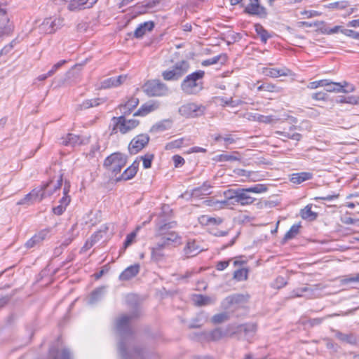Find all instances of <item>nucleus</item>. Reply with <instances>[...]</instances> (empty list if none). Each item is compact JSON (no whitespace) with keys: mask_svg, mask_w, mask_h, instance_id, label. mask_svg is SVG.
<instances>
[{"mask_svg":"<svg viewBox=\"0 0 359 359\" xmlns=\"http://www.w3.org/2000/svg\"><path fill=\"white\" fill-rule=\"evenodd\" d=\"M243 13L252 16H257L259 18H266L268 12L265 7L262 6L259 3V0H254V2H250L248 5L243 6Z\"/></svg>","mask_w":359,"mask_h":359,"instance_id":"0eeeda50","label":"nucleus"},{"mask_svg":"<svg viewBox=\"0 0 359 359\" xmlns=\"http://www.w3.org/2000/svg\"><path fill=\"white\" fill-rule=\"evenodd\" d=\"M185 138L181 137L177 140H175L173 141H171L166 144L165 145V149L166 150H171L173 149H179L182 147L184 143Z\"/></svg>","mask_w":359,"mask_h":359,"instance_id":"3c124183","label":"nucleus"},{"mask_svg":"<svg viewBox=\"0 0 359 359\" xmlns=\"http://www.w3.org/2000/svg\"><path fill=\"white\" fill-rule=\"evenodd\" d=\"M151 259L156 262H158L163 259V258L165 256V254L163 252V250L161 248H158L155 245L151 247Z\"/></svg>","mask_w":359,"mask_h":359,"instance_id":"79ce46f5","label":"nucleus"},{"mask_svg":"<svg viewBox=\"0 0 359 359\" xmlns=\"http://www.w3.org/2000/svg\"><path fill=\"white\" fill-rule=\"evenodd\" d=\"M213 160L218 162H227V161H238L239 158L235 156L229 154L228 153L222 154L219 155H217L213 158Z\"/></svg>","mask_w":359,"mask_h":359,"instance_id":"de8ad7c7","label":"nucleus"},{"mask_svg":"<svg viewBox=\"0 0 359 359\" xmlns=\"http://www.w3.org/2000/svg\"><path fill=\"white\" fill-rule=\"evenodd\" d=\"M136 237V233L135 232H131L130 233L128 234L125 241L123 243V249L126 250L128 247H129L133 242Z\"/></svg>","mask_w":359,"mask_h":359,"instance_id":"338daca9","label":"nucleus"},{"mask_svg":"<svg viewBox=\"0 0 359 359\" xmlns=\"http://www.w3.org/2000/svg\"><path fill=\"white\" fill-rule=\"evenodd\" d=\"M172 122L168 119H165L154 124L150 129L151 133H157L166 130L171 127Z\"/></svg>","mask_w":359,"mask_h":359,"instance_id":"e433bc0d","label":"nucleus"},{"mask_svg":"<svg viewBox=\"0 0 359 359\" xmlns=\"http://www.w3.org/2000/svg\"><path fill=\"white\" fill-rule=\"evenodd\" d=\"M149 140V136L147 134H140L135 136L128 145L130 154H137L148 144Z\"/></svg>","mask_w":359,"mask_h":359,"instance_id":"1a4fd4ad","label":"nucleus"},{"mask_svg":"<svg viewBox=\"0 0 359 359\" xmlns=\"http://www.w3.org/2000/svg\"><path fill=\"white\" fill-rule=\"evenodd\" d=\"M300 215L303 219L314 221L318 217V213L311 210V205H307L300 211Z\"/></svg>","mask_w":359,"mask_h":359,"instance_id":"72a5a7b5","label":"nucleus"},{"mask_svg":"<svg viewBox=\"0 0 359 359\" xmlns=\"http://www.w3.org/2000/svg\"><path fill=\"white\" fill-rule=\"evenodd\" d=\"M226 334L219 327L215 328L209 333L208 339L212 341H218Z\"/></svg>","mask_w":359,"mask_h":359,"instance_id":"8fccbe9b","label":"nucleus"},{"mask_svg":"<svg viewBox=\"0 0 359 359\" xmlns=\"http://www.w3.org/2000/svg\"><path fill=\"white\" fill-rule=\"evenodd\" d=\"M62 185V174H61L57 180V183L54 185V188L53 190H48V188L46 189V197L47 196H50L53 193H55L57 190L60 189Z\"/></svg>","mask_w":359,"mask_h":359,"instance_id":"680f3d73","label":"nucleus"},{"mask_svg":"<svg viewBox=\"0 0 359 359\" xmlns=\"http://www.w3.org/2000/svg\"><path fill=\"white\" fill-rule=\"evenodd\" d=\"M156 238H161L168 247L175 245L181 243V236L176 231H170L169 233L161 236H155Z\"/></svg>","mask_w":359,"mask_h":359,"instance_id":"4be33fe9","label":"nucleus"},{"mask_svg":"<svg viewBox=\"0 0 359 359\" xmlns=\"http://www.w3.org/2000/svg\"><path fill=\"white\" fill-rule=\"evenodd\" d=\"M97 0H71L68 5V9L71 11L90 8L96 4Z\"/></svg>","mask_w":359,"mask_h":359,"instance_id":"2eb2a0df","label":"nucleus"},{"mask_svg":"<svg viewBox=\"0 0 359 359\" xmlns=\"http://www.w3.org/2000/svg\"><path fill=\"white\" fill-rule=\"evenodd\" d=\"M238 331H243L248 338L252 337L257 331V325L255 323H246L241 325L238 327Z\"/></svg>","mask_w":359,"mask_h":359,"instance_id":"c9c22d12","label":"nucleus"},{"mask_svg":"<svg viewBox=\"0 0 359 359\" xmlns=\"http://www.w3.org/2000/svg\"><path fill=\"white\" fill-rule=\"evenodd\" d=\"M255 30L257 34L260 36L261 41L264 43H266L271 36L269 32L259 23L255 25Z\"/></svg>","mask_w":359,"mask_h":359,"instance_id":"4c0bfd02","label":"nucleus"},{"mask_svg":"<svg viewBox=\"0 0 359 359\" xmlns=\"http://www.w3.org/2000/svg\"><path fill=\"white\" fill-rule=\"evenodd\" d=\"M313 177V173L310 172H296L291 175L290 181L294 184H299L305 181L311 180Z\"/></svg>","mask_w":359,"mask_h":359,"instance_id":"bb28decb","label":"nucleus"},{"mask_svg":"<svg viewBox=\"0 0 359 359\" xmlns=\"http://www.w3.org/2000/svg\"><path fill=\"white\" fill-rule=\"evenodd\" d=\"M126 163V156L120 152H115L104 159L103 167L109 173H111V177H115L120 173Z\"/></svg>","mask_w":359,"mask_h":359,"instance_id":"7ed1b4c3","label":"nucleus"},{"mask_svg":"<svg viewBox=\"0 0 359 359\" xmlns=\"http://www.w3.org/2000/svg\"><path fill=\"white\" fill-rule=\"evenodd\" d=\"M349 6L348 1H336L333 3L329 4L326 7L329 8H334L338 10H343L347 8Z\"/></svg>","mask_w":359,"mask_h":359,"instance_id":"13d9d810","label":"nucleus"},{"mask_svg":"<svg viewBox=\"0 0 359 359\" xmlns=\"http://www.w3.org/2000/svg\"><path fill=\"white\" fill-rule=\"evenodd\" d=\"M220 101L221 105L223 107L230 106L231 107H235L241 105L243 102L241 100H233L232 97L227 99L226 97H218Z\"/></svg>","mask_w":359,"mask_h":359,"instance_id":"37998d69","label":"nucleus"},{"mask_svg":"<svg viewBox=\"0 0 359 359\" xmlns=\"http://www.w3.org/2000/svg\"><path fill=\"white\" fill-rule=\"evenodd\" d=\"M105 100L102 98L97 97L94 99L86 100L78 106V109L83 110L91 107H97L101 103H104Z\"/></svg>","mask_w":359,"mask_h":359,"instance_id":"c756f323","label":"nucleus"},{"mask_svg":"<svg viewBox=\"0 0 359 359\" xmlns=\"http://www.w3.org/2000/svg\"><path fill=\"white\" fill-rule=\"evenodd\" d=\"M204 110L205 107L202 104L190 102L182 105L179 108V113L185 117H195L202 115Z\"/></svg>","mask_w":359,"mask_h":359,"instance_id":"6e6552de","label":"nucleus"},{"mask_svg":"<svg viewBox=\"0 0 359 359\" xmlns=\"http://www.w3.org/2000/svg\"><path fill=\"white\" fill-rule=\"evenodd\" d=\"M296 129L297 126H292L289 128L288 130L276 131V134L285 138L291 139L298 142L302 139V135L300 133L294 132Z\"/></svg>","mask_w":359,"mask_h":359,"instance_id":"cd10ccee","label":"nucleus"},{"mask_svg":"<svg viewBox=\"0 0 359 359\" xmlns=\"http://www.w3.org/2000/svg\"><path fill=\"white\" fill-rule=\"evenodd\" d=\"M249 193L261 194L266 192L268 190L266 185L262 184H257L250 187L246 188Z\"/></svg>","mask_w":359,"mask_h":359,"instance_id":"5fc2aeb1","label":"nucleus"},{"mask_svg":"<svg viewBox=\"0 0 359 359\" xmlns=\"http://www.w3.org/2000/svg\"><path fill=\"white\" fill-rule=\"evenodd\" d=\"M353 282H359V273L355 274V276H349L344 277L341 280V283L342 285H346Z\"/></svg>","mask_w":359,"mask_h":359,"instance_id":"0e129e2a","label":"nucleus"},{"mask_svg":"<svg viewBox=\"0 0 359 359\" xmlns=\"http://www.w3.org/2000/svg\"><path fill=\"white\" fill-rule=\"evenodd\" d=\"M229 319V315L226 312H222L217 314L214 315L211 321L214 324H219L226 321Z\"/></svg>","mask_w":359,"mask_h":359,"instance_id":"864d4df0","label":"nucleus"},{"mask_svg":"<svg viewBox=\"0 0 359 359\" xmlns=\"http://www.w3.org/2000/svg\"><path fill=\"white\" fill-rule=\"evenodd\" d=\"M331 331L334 333L337 339L341 342H345L350 345L356 346L358 344V339L355 334H344L339 330L332 329Z\"/></svg>","mask_w":359,"mask_h":359,"instance_id":"f3484780","label":"nucleus"},{"mask_svg":"<svg viewBox=\"0 0 359 359\" xmlns=\"http://www.w3.org/2000/svg\"><path fill=\"white\" fill-rule=\"evenodd\" d=\"M154 158L153 154L147 153L144 156H141V159L143 161V167L145 169L150 168L151 167L152 161Z\"/></svg>","mask_w":359,"mask_h":359,"instance_id":"bf43d9fd","label":"nucleus"},{"mask_svg":"<svg viewBox=\"0 0 359 359\" xmlns=\"http://www.w3.org/2000/svg\"><path fill=\"white\" fill-rule=\"evenodd\" d=\"M264 72L266 76L273 78L287 75V73L285 72L284 69H279L276 68H266Z\"/></svg>","mask_w":359,"mask_h":359,"instance_id":"09e8293b","label":"nucleus"},{"mask_svg":"<svg viewBox=\"0 0 359 359\" xmlns=\"http://www.w3.org/2000/svg\"><path fill=\"white\" fill-rule=\"evenodd\" d=\"M154 27V23L152 21L145 22L140 24L134 32V37L137 39L142 38L147 32H151Z\"/></svg>","mask_w":359,"mask_h":359,"instance_id":"393cba45","label":"nucleus"},{"mask_svg":"<svg viewBox=\"0 0 359 359\" xmlns=\"http://www.w3.org/2000/svg\"><path fill=\"white\" fill-rule=\"evenodd\" d=\"M203 70H197L188 74L182 81L180 88L186 95H196L203 89Z\"/></svg>","mask_w":359,"mask_h":359,"instance_id":"f03ea898","label":"nucleus"},{"mask_svg":"<svg viewBox=\"0 0 359 359\" xmlns=\"http://www.w3.org/2000/svg\"><path fill=\"white\" fill-rule=\"evenodd\" d=\"M190 68L189 62L187 60H181L175 63L172 69L177 74V76L180 79L187 74Z\"/></svg>","mask_w":359,"mask_h":359,"instance_id":"a878e982","label":"nucleus"},{"mask_svg":"<svg viewBox=\"0 0 359 359\" xmlns=\"http://www.w3.org/2000/svg\"><path fill=\"white\" fill-rule=\"evenodd\" d=\"M249 120L257 121L260 123H271L274 121L273 116H264L259 114H254L250 115V117L248 118Z\"/></svg>","mask_w":359,"mask_h":359,"instance_id":"a19ab883","label":"nucleus"},{"mask_svg":"<svg viewBox=\"0 0 359 359\" xmlns=\"http://www.w3.org/2000/svg\"><path fill=\"white\" fill-rule=\"evenodd\" d=\"M199 221L203 224L219 225L223 222V219L221 217H212L208 215H202L199 218Z\"/></svg>","mask_w":359,"mask_h":359,"instance_id":"58836bf2","label":"nucleus"},{"mask_svg":"<svg viewBox=\"0 0 359 359\" xmlns=\"http://www.w3.org/2000/svg\"><path fill=\"white\" fill-rule=\"evenodd\" d=\"M326 92L330 93H351L355 90L354 86H351L349 89H342L341 86L337 82L331 81L325 89Z\"/></svg>","mask_w":359,"mask_h":359,"instance_id":"473e14b6","label":"nucleus"},{"mask_svg":"<svg viewBox=\"0 0 359 359\" xmlns=\"http://www.w3.org/2000/svg\"><path fill=\"white\" fill-rule=\"evenodd\" d=\"M323 21H316L313 22H309L306 21H301L298 22V26L300 27H319L320 25H323Z\"/></svg>","mask_w":359,"mask_h":359,"instance_id":"774afa93","label":"nucleus"},{"mask_svg":"<svg viewBox=\"0 0 359 359\" xmlns=\"http://www.w3.org/2000/svg\"><path fill=\"white\" fill-rule=\"evenodd\" d=\"M106 287L102 286L95 289L90 294L88 304H94L100 301L104 295Z\"/></svg>","mask_w":359,"mask_h":359,"instance_id":"7c9ffc66","label":"nucleus"},{"mask_svg":"<svg viewBox=\"0 0 359 359\" xmlns=\"http://www.w3.org/2000/svg\"><path fill=\"white\" fill-rule=\"evenodd\" d=\"M203 250L198 241L194 239H189L183 249V252L187 258H189L197 255Z\"/></svg>","mask_w":359,"mask_h":359,"instance_id":"9d476101","label":"nucleus"},{"mask_svg":"<svg viewBox=\"0 0 359 359\" xmlns=\"http://www.w3.org/2000/svg\"><path fill=\"white\" fill-rule=\"evenodd\" d=\"M238 194V189H229L224 191L223 195L225 198L230 201L233 205H236V196Z\"/></svg>","mask_w":359,"mask_h":359,"instance_id":"c03bdc74","label":"nucleus"},{"mask_svg":"<svg viewBox=\"0 0 359 359\" xmlns=\"http://www.w3.org/2000/svg\"><path fill=\"white\" fill-rule=\"evenodd\" d=\"M158 108L156 104L146 103L142 104L138 110L134 113V116H144Z\"/></svg>","mask_w":359,"mask_h":359,"instance_id":"2f4dec72","label":"nucleus"},{"mask_svg":"<svg viewBox=\"0 0 359 359\" xmlns=\"http://www.w3.org/2000/svg\"><path fill=\"white\" fill-rule=\"evenodd\" d=\"M222 57V55H216L212 58H209L205 60H203L201 65L204 67H208L210 65H212L219 62V60Z\"/></svg>","mask_w":359,"mask_h":359,"instance_id":"e2e57ef3","label":"nucleus"},{"mask_svg":"<svg viewBox=\"0 0 359 359\" xmlns=\"http://www.w3.org/2000/svg\"><path fill=\"white\" fill-rule=\"evenodd\" d=\"M311 97L313 100H318V101H327L328 100V95L325 91H319L317 93H312L311 95Z\"/></svg>","mask_w":359,"mask_h":359,"instance_id":"052dcab7","label":"nucleus"},{"mask_svg":"<svg viewBox=\"0 0 359 359\" xmlns=\"http://www.w3.org/2000/svg\"><path fill=\"white\" fill-rule=\"evenodd\" d=\"M248 193L249 191H247L246 188H238V194L236 195V204H240L243 206L252 204L256 198L250 196Z\"/></svg>","mask_w":359,"mask_h":359,"instance_id":"ddd939ff","label":"nucleus"},{"mask_svg":"<svg viewBox=\"0 0 359 359\" xmlns=\"http://www.w3.org/2000/svg\"><path fill=\"white\" fill-rule=\"evenodd\" d=\"M301 228L300 224H293L290 229L286 232L283 238V243H285L287 241L293 239L295 238L298 233H299V229Z\"/></svg>","mask_w":359,"mask_h":359,"instance_id":"f704fd0d","label":"nucleus"},{"mask_svg":"<svg viewBox=\"0 0 359 359\" xmlns=\"http://www.w3.org/2000/svg\"><path fill=\"white\" fill-rule=\"evenodd\" d=\"M177 226L175 221H168L166 219H159L156 224L155 236H161L170 233V229Z\"/></svg>","mask_w":359,"mask_h":359,"instance_id":"9b49d317","label":"nucleus"},{"mask_svg":"<svg viewBox=\"0 0 359 359\" xmlns=\"http://www.w3.org/2000/svg\"><path fill=\"white\" fill-rule=\"evenodd\" d=\"M140 266L139 264H135L127 267L119 275V280L122 281L129 280L136 276L140 272Z\"/></svg>","mask_w":359,"mask_h":359,"instance_id":"6ab92c4d","label":"nucleus"},{"mask_svg":"<svg viewBox=\"0 0 359 359\" xmlns=\"http://www.w3.org/2000/svg\"><path fill=\"white\" fill-rule=\"evenodd\" d=\"M162 77L165 81H177L180 79L177 74L174 72L172 69L163 71L162 72Z\"/></svg>","mask_w":359,"mask_h":359,"instance_id":"4d7b16f0","label":"nucleus"},{"mask_svg":"<svg viewBox=\"0 0 359 359\" xmlns=\"http://www.w3.org/2000/svg\"><path fill=\"white\" fill-rule=\"evenodd\" d=\"M248 270L246 269H240L236 270L233 273V278L238 281L245 280L248 278Z\"/></svg>","mask_w":359,"mask_h":359,"instance_id":"6e6d98bb","label":"nucleus"},{"mask_svg":"<svg viewBox=\"0 0 359 359\" xmlns=\"http://www.w3.org/2000/svg\"><path fill=\"white\" fill-rule=\"evenodd\" d=\"M67 61L62 60L55 64L52 68L48 72V76H53L62 66L66 64Z\"/></svg>","mask_w":359,"mask_h":359,"instance_id":"69168bd1","label":"nucleus"},{"mask_svg":"<svg viewBox=\"0 0 359 359\" xmlns=\"http://www.w3.org/2000/svg\"><path fill=\"white\" fill-rule=\"evenodd\" d=\"M337 102L339 103H348L351 104H359V97L351 95L348 97L339 96Z\"/></svg>","mask_w":359,"mask_h":359,"instance_id":"49530a36","label":"nucleus"},{"mask_svg":"<svg viewBox=\"0 0 359 359\" xmlns=\"http://www.w3.org/2000/svg\"><path fill=\"white\" fill-rule=\"evenodd\" d=\"M62 144L67 147H74L82 144L81 137L72 133H68L66 137H62Z\"/></svg>","mask_w":359,"mask_h":359,"instance_id":"c85d7f7f","label":"nucleus"},{"mask_svg":"<svg viewBox=\"0 0 359 359\" xmlns=\"http://www.w3.org/2000/svg\"><path fill=\"white\" fill-rule=\"evenodd\" d=\"M52 182L42 184L41 186L33 189L29 194H26L23 198L17 202L18 205L29 206L36 202H41L46 197V189L48 188Z\"/></svg>","mask_w":359,"mask_h":359,"instance_id":"39448f33","label":"nucleus"},{"mask_svg":"<svg viewBox=\"0 0 359 359\" xmlns=\"http://www.w3.org/2000/svg\"><path fill=\"white\" fill-rule=\"evenodd\" d=\"M126 79V75H120L116 77H110L101 81V88H109L112 87H117L122 84Z\"/></svg>","mask_w":359,"mask_h":359,"instance_id":"aec40b11","label":"nucleus"},{"mask_svg":"<svg viewBox=\"0 0 359 359\" xmlns=\"http://www.w3.org/2000/svg\"><path fill=\"white\" fill-rule=\"evenodd\" d=\"M61 25L60 19H53L52 18H46L40 25L39 29L45 34H52L55 32Z\"/></svg>","mask_w":359,"mask_h":359,"instance_id":"f8f14e48","label":"nucleus"},{"mask_svg":"<svg viewBox=\"0 0 359 359\" xmlns=\"http://www.w3.org/2000/svg\"><path fill=\"white\" fill-rule=\"evenodd\" d=\"M139 104V99L137 97H130L125 104H120L118 109L121 115L128 116L132 113L133 109Z\"/></svg>","mask_w":359,"mask_h":359,"instance_id":"412c9836","label":"nucleus"},{"mask_svg":"<svg viewBox=\"0 0 359 359\" xmlns=\"http://www.w3.org/2000/svg\"><path fill=\"white\" fill-rule=\"evenodd\" d=\"M13 25L10 23V21L8 23H0V38L10 35L13 32Z\"/></svg>","mask_w":359,"mask_h":359,"instance_id":"a18cd8bd","label":"nucleus"},{"mask_svg":"<svg viewBox=\"0 0 359 359\" xmlns=\"http://www.w3.org/2000/svg\"><path fill=\"white\" fill-rule=\"evenodd\" d=\"M194 301L195 304L198 306H206L212 303V300L210 297L203 294H196Z\"/></svg>","mask_w":359,"mask_h":359,"instance_id":"ea45409f","label":"nucleus"},{"mask_svg":"<svg viewBox=\"0 0 359 359\" xmlns=\"http://www.w3.org/2000/svg\"><path fill=\"white\" fill-rule=\"evenodd\" d=\"M144 93L149 97H163L169 93L168 86L159 79L149 80L142 86Z\"/></svg>","mask_w":359,"mask_h":359,"instance_id":"20e7f679","label":"nucleus"},{"mask_svg":"<svg viewBox=\"0 0 359 359\" xmlns=\"http://www.w3.org/2000/svg\"><path fill=\"white\" fill-rule=\"evenodd\" d=\"M156 238H161L168 247L175 245L181 243V236L176 231H170L169 233L161 236H155Z\"/></svg>","mask_w":359,"mask_h":359,"instance_id":"5701e85b","label":"nucleus"},{"mask_svg":"<svg viewBox=\"0 0 359 359\" xmlns=\"http://www.w3.org/2000/svg\"><path fill=\"white\" fill-rule=\"evenodd\" d=\"M126 302L127 306L131 309L130 313L137 312V318H139L141 314V311L137 296L133 294H128L126 297Z\"/></svg>","mask_w":359,"mask_h":359,"instance_id":"b1692460","label":"nucleus"},{"mask_svg":"<svg viewBox=\"0 0 359 359\" xmlns=\"http://www.w3.org/2000/svg\"><path fill=\"white\" fill-rule=\"evenodd\" d=\"M139 168V162L135 161L131 165H130L128 168H126L123 172L118 177H116L114 181L116 182H121L122 180L127 181L133 178Z\"/></svg>","mask_w":359,"mask_h":359,"instance_id":"4468645a","label":"nucleus"},{"mask_svg":"<svg viewBox=\"0 0 359 359\" xmlns=\"http://www.w3.org/2000/svg\"><path fill=\"white\" fill-rule=\"evenodd\" d=\"M114 127L111 135L116 133L118 130L122 134H126L134 129L139 125V121L136 119L126 120V116L121 115L118 117H113Z\"/></svg>","mask_w":359,"mask_h":359,"instance_id":"423d86ee","label":"nucleus"},{"mask_svg":"<svg viewBox=\"0 0 359 359\" xmlns=\"http://www.w3.org/2000/svg\"><path fill=\"white\" fill-rule=\"evenodd\" d=\"M339 31L345 36L359 41V32L352 29H342L341 27L339 25L334 26L330 29H325L324 31H322V32L327 34H332Z\"/></svg>","mask_w":359,"mask_h":359,"instance_id":"dca6fc26","label":"nucleus"},{"mask_svg":"<svg viewBox=\"0 0 359 359\" xmlns=\"http://www.w3.org/2000/svg\"><path fill=\"white\" fill-rule=\"evenodd\" d=\"M49 359H72V355L69 349H62L52 347L49 350Z\"/></svg>","mask_w":359,"mask_h":359,"instance_id":"a211bd4d","label":"nucleus"},{"mask_svg":"<svg viewBox=\"0 0 359 359\" xmlns=\"http://www.w3.org/2000/svg\"><path fill=\"white\" fill-rule=\"evenodd\" d=\"M304 292H309V297H311L313 295V291L311 288L308 287H303L300 288H297L292 291V297H299L303 296Z\"/></svg>","mask_w":359,"mask_h":359,"instance_id":"603ef678","label":"nucleus"},{"mask_svg":"<svg viewBox=\"0 0 359 359\" xmlns=\"http://www.w3.org/2000/svg\"><path fill=\"white\" fill-rule=\"evenodd\" d=\"M136 318L137 312L130 313L121 315L115 322V329L120 337L118 351L123 359H144L143 348L136 346L130 351H128V346L134 340V333L130 323Z\"/></svg>","mask_w":359,"mask_h":359,"instance_id":"f257e3e1","label":"nucleus"}]
</instances>
